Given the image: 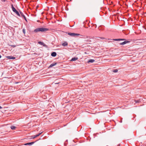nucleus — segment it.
I'll use <instances>...</instances> for the list:
<instances>
[{"label":"nucleus","instance_id":"1","mask_svg":"<svg viewBox=\"0 0 146 146\" xmlns=\"http://www.w3.org/2000/svg\"><path fill=\"white\" fill-rule=\"evenodd\" d=\"M48 29L42 27L40 28H38L35 29L34 30V32H37L39 31L44 32L48 31Z\"/></svg>","mask_w":146,"mask_h":146},{"label":"nucleus","instance_id":"2","mask_svg":"<svg viewBox=\"0 0 146 146\" xmlns=\"http://www.w3.org/2000/svg\"><path fill=\"white\" fill-rule=\"evenodd\" d=\"M11 7L13 11L18 16H20V15L19 12L15 9V7H14L13 5H11Z\"/></svg>","mask_w":146,"mask_h":146},{"label":"nucleus","instance_id":"3","mask_svg":"<svg viewBox=\"0 0 146 146\" xmlns=\"http://www.w3.org/2000/svg\"><path fill=\"white\" fill-rule=\"evenodd\" d=\"M68 35L72 36H79L80 35L79 34L69 33Z\"/></svg>","mask_w":146,"mask_h":146},{"label":"nucleus","instance_id":"4","mask_svg":"<svg viewBox=\"0 0 146 146\" xmlns=\"http://www.w3.org/2000/svg\"><path fill=\"white\" fill-rule=\"evenodd\" d=\"M20 16H21V17H23L27 21V19H26V18L25 16V15H24L23 14L22 12H20Z\"/></svg>","mask_w":146,"mask_h":146},{"label":"nucleus","instance_id":"5","mask_svg":"<svg viewBox=\"0 0 146 146\" xmlns=\"http://www.w3.org/2000/svg\"><path fill=\"white\" fill-rule=\"evenodd\" d=\"M38 43L39 44L43 45L44 46H46L45 44L41 41H39L38 42Z\"/></svg>","mask_w":146,"mask_h":146},{"label":"nucleus","instance_id":"6","mask_svg":"<svg viewBox=\"0 0 146 146\" xmlns=\"http://www.w3.org/2000/svg\"><path fill=\"white\" fill-rule=\"evenodd\" d=\"M129 42V41H125L123 42L120 43V45H124V44L127 43Z\"/></svg>","mask_w":146,"mask_h":146},{"label":"nucleus","instance_id":"7","mask_svg":"<svg viewBox=\"0 0 146 146\" xmlns=\"http://www.w3.org/2000/svg\"><path fill=\"white\" fill-rule=\"evenodd\" d=\"M62 45L63 46H67L68 45V43L67 42H64L62 44Z\"/></svg>","mask_w":146,"mask_h":146},{"label":"nucleus","instance_id":"8","mask_svg":"<svg viewBox=\"0 0 146 146\" xmlns=\"http://www.w3.org/2000/svg\"><path fill=\"white\" fill-rule=\"evenodd\" d=\"M78 59L77 57H74L72 58L71 60V61H75Z\"/></svg>","mask_w":146,"mask_h":146},{"label":"nucleus","instance_id":"9","mask_svg":"<svg viewBox=\"0 0 146 146\" xmlns=\"http://www.w3.org/2000/svg\"><path fill=\"white\" fill-rule=\"evenodd\" d=\"M34 143H35L34 142H32L29 143H25V145H31L33 144Z\"/></svg>","mask_w":146,"mask_h":146},{"label":"nucleus","instance_id":"10","mask_svg":"<svg viewBox=\"0 0 146 146\" xmlns=\"http://www.w3.org/2000/svg\"><path fill=\"white\" fill-rule=\"evenodd\" d=\"M51 55L52 56L54 57L56 56V52H53L51 53Z\"/></svg>","mask_w":146,"mask_h":146},{"label":"nucleus","instance_id":"11","mask_svg":"<svg viewBox=\"0 0 146 146\" xmlns=\"http://www.w3.org/2000/svg\"><path fill=\"white\" fill-rule=\"evenodd\" d=\"M7 58L9 59H15V58L10 56H7Z\"/></svg>","mask_w":146,"mask_h":146},{"label":"nucleus","instance_id":"12","mask_svg":"<svg viewBox=\"0 0 146 146\" xmlns=\"http://www.w3.org/2000/svg\"><path fill=\"white\" fill-rule=\"evenodd\" d=\"M56 64V63H53L50 65L49 66V67H52L54 66Z\"/></svg>","mask_w":146,"mask_h":146},{"label":"nucleus","instance_id":"13","mask_svg":"<svg viewBox=\"0 0 146 146\" xmlns=\"http://www.w3.org/2000/svg\"><path fill=\"white\" fill-rule=\"evenodd\" d=\"M114 40L115 41H120L121 40H124L125 39H114Z\"/></svg>","mask_w":146,"mask_h":146},{"label":"nucleus","instance_id":"14","mask_svg":"<svg viewBox=\"0 0 146 146\" xmlns=\"http://www.w3.org/2000/svg\"><path fill=\"white\" fill-rule=\"evenodd\" d=\"M95 61V60L94 59H90V60L88 61V62H93Z\"/></svg>","mask_w":146,"mask_h":146},{"label":"nucleus","instance_id":"15","mask_svg":"<svg viewBox=\"0 0 146 146\" xmlns=\"http://www.w3.org/2000/svg\"><path fill=\"white\" fill-rule=\"evenodd\" d=\"M11 129L12 130H15L16 128V127L15 126H11Z\"/></svg>","mask_w":146,"mask_h":146},{"label":"nucleus","instance_id":"16","mask_svg":"<svg viewBox=\"0 0 146 146\" xmlns=\"http://www.w3.org/2000/svg\"><path fill=\"white\" fill-rule=\"evenodd\" d=\"M118 71V70L117 69H115V70H113V72H117Z\"/></svg>","mask_w":146,"mask_h":146},{"label":"nucleus","instance_id":"17","mask_svg":"<svg viewBox=\"0 0 146 146\" xmlns=\"http://www.w3.org/2000/svg\"><path fill=\"white\" fill-rule=\"evenodd\" d=\"M31 139H34L36 137V135L34 136H31Z\"/></svg>","mask_w":146,"mask_h":146},{"label":"nucleus","instance_id":"18","mask_svg":"<svg viewBox=\"0 0 146 146\" xmlns=\"http://www.w3.org/2000/svg\"><path fill=\"white\" fill-rule=\"evenodd\" d=\"M41 133H38V134L36 135V136L37 137L39 135H40L41 134Z\"/></svg>","mask_w":146,"mask_h":146},{"label":"nucleus","instance_id":"19","mask_svg":"<svg viewBox=\"0 0 146 146\" xmlns=\"http://www.w3.org/2000/svg\"><path fill=\"white\" fill-rule=\"evenodd\" d=\"M23 33L25 34V29H23Z\"/></svg>","mask_w":146,"mask_h":146},{"label":"nucleus","instance_id":"20","mask_svg":"<svg viewBox=\"0 0 146 146\" xmlns=\"http://www.w3.org/2000/svg\"><path fill=\"white\" fill-rule=\"evenodd\" d=\"M11 46L12 47H15L16 46L15 45H11Z\"/></svg>","mask_w":146,"mask_h":146},{"label":"nucleus","instance_id":"21","mask_svg":"<svg viewBox=\"0 0 146 146\" xmlns=\"http://www.w3.org/2000/svg\"><path fill=\"white\" fill-rule=\"evenodd\" d=\"M136 103L138 102V101H135Z\"/></svg>","mask_w":146,"mask_h":146},{"label":"nucleus","instance_id":"22","mask_svg":"<svg viewBox=\"0 0 146 146\" xmlns=\"http://www.w3.org/2000/svg\"><path fill=\"white\" fill-rule=\"evenodd\" d=\"M2 108V107L0 106V109Z\"/></svg>","mask_w":146,"mask_h":146},{"label":"nucleus","instance_id":"23","mask_svg":"<svg viewBox=\"0 0 146 146\" xmlns=\"http://www.w3.org/2000/svg\"><path fill=\"white\" fill-rule=\"evenodd\" d=\"M4 2H5L6 1V0H3Z\"/></svg>","mask_w":146,"mask_h":146},{"label":"nucleus","instance_id":"24","mask_svg":"<svg viewBox=\"0 0 146 146\" xmlns=\"http://www.w3.org/2000/svg\"><path fill=\"white\" fill-rule=\"evenodd\" d=\"M1 56L0 55V58H1Z\"/></svg>","mask_w":146,"mask_h":146}]
</instances>
